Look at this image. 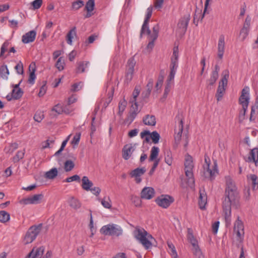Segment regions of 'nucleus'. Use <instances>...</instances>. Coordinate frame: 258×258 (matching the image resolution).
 <instances>
[{"mask_svg": "<svg viewBox=\"0 0 258 258\" xmlns=\"http://www.w3.org/2000/svg\"><path fill=\"white\" fill-rule=\"evenodd\" d=\"M134 237L142 244L146 249L152 248L155 239L143 228L136 226L133 231Z\"/></svg>", "mask_w": 258, "mask_h": 258, "instance_id": "f257e3e1", "label": "nucleus"}, {"mask_svg": "<svg viewBox=\"0 0 258 258\" xmlns=\"http://www.w3.org/2000/svg\"><path fill=\"white\" fill-rule=\"evenodd\" d=\"M225 179L226 183L225 200H228L234 205H237L238 203H239L240 198L237 188L229 176H226Z\"/></svg>", "mask_w": 258, "mask_h": 258, "instance_id": "f03ea898", "label": "nucleus"}, {"mask_svg": "<svg viewBox=\"0 0 258 258\" xmlns=\"http://www.w3.org/2000/svg\"><path fill=\"white\" fill-rule=\"evenodd\" d=\"M205 164L203 165L204 174L206 177H209L213 180L218 174V165L215 161L213 164L211 165L210 160L207 156H205Z\"/></svg>", "mask_w": 258, "mask_h": 258, "instance_id": "7ed1b4c3", "label": "nucleus"}, {"mask_svg": "<svg viewBox=\"0 0 258 258\" xmlns=\"http://www.w3.org/2000/svg\"><path fill=\"white\" fill-rule=\"evenodd\" d=\"M122 229L117 224H109L103 226L100 229V233L105 235L119 236L122 234Z\"/></svg>", "mask_w": 258, "mask_h": 258, "instance_id": "20e7f679", "label": "nucleus"}, {"mask_svg": "<svg viewBox=\"0 0 258 258\" xmlns=\"http://www.w3.org/2000/svg\"><path fill=\"white\" fill-rule=\"evenodd\" d=\"M229 77V72L228 70L226 69L222 73V79L219 82V86L217 89L216 97L217 101H220L225 91V87L227 85L228 79Z\"/></svg>", "mask_w": 258, "mask_h": 258, "instance_id": "39448f33", "label": "nucleus"}, {"mask_svg": "<svg viewBox=\"0 0 258 258\" xmlns=\"http://www.w3.org/2000/svg\"><path fill=\"white\" fill-rule=\"evenodd\" d=\"M40 231V226H33L31 227L27 232L23 242L28 244L32 242L36 238Z\"/></svg>", "mask_w": 258, "mask_h": 258, "instance_id": "423d86ee", "label": "nucleus"}, {"mask_svg": "<svg viewBox=\"0 0 258 258\" xmlns=\"http://www.w3.org/2000/svg\"><path fill=\"white\" fill-rule=\"evenodd\" d=\"M232 206L235 208H238L239 206V203H238L237 205H234L231 202V201H229L228 200H224L223 202V209L224 213L226 225L227 226L230 224Z\"/></svg>", "mask_w": 258, "mask_h": 258, "instance_id": "0eeeda50", "label": "nucleus"}, {"mask_svg": "<svg viewBox=\"0 0 258 258\" xmlns=\"http://www.w3.org/2000/svg\"><path fill=\"white\" fill-rule=\"evenodd\" d=\"M136 63V62L134 57H131L127 60L124 79V82L126 84L129 83L133 79Z\"/></svg>", "mask_w": 258, "mask_h": 258, "instance_id": "6e6552de", "label": "nucleus"}, {"mask_svg": "<svg viewBox=\"0 0 258 258\" xmlns=\"http://www.w3.org/2000/svg\"><path fill=\"white\" fill-rule=\"evenodd\" d=\"M158 205L163 208H167L174 202V199L167 195H162L155 200Z\"/></svg>", "mask_w": 258, "mask_h": 258, "instance_id": "1a4fd4ad", "label": "nucleus"}, {"mask_svg": "<svg viewBox=\"0 0 258 258\" xmlns=\"http://www.w3.org/2000/svg\"><path fill=\"white\" fill-rule=\"evenodd\" d=\"M153 9V7L151 6L147 9L145 18L141 31V36L143 34H150V30L149 29L148 23L152 15Z\"/></svg>", "mask_w": 258, "mask_h": 258, "instance_id": "9d476101", "label": "nucleus"}, {"mask_svg": "<svg viewBox=\"0 0 258 258\" xmlns=\"http://www.w3.org/2000/svg\"><path fill=\"white\" fill-rule=\"evenodd\" d=\"M249 99V88L248 87H245L242 89L239 99V103L241 105L243 109H245L248 108Z\"/></svg>", "mask_w": 258, "mask_h": 258, "instance_id": "9b49d317", "label": "nucleus"}, {"mask_svg": "<svg viewBox=\"0 0 258 258\" xmlns=\"http://www.w3.org/2000/svg\"><path fill=\"white\" fill-rule=\"evenodd\" d=\"M234 232L236 234L237 240L241 241L243 238L244 231L242 222L238 217L234 226Z\"/></svg>", "mask_w": 258, "mask_h": 258, "instance_id": "f8f14e48", "label": "nucleus"}, {"mask_svg": "<svg viewBox=\"0 0 258 258\" xmlns=\"http://www.w3.org/2000/svg\"><path fill=\"white\" fill-rule=\"evenodd\" d=\"M160 149L157 146H153L150 150V155L149 156V161H153L154 163L152 167L153 169H156L157 167L159 162L160 159L158 158L159 154Z\"/></svg>", "mask_w": 258, "mask_h": 258, "instance_id": "ddd939ff", "label": "nucleus"}, {"mask_svg": "<svg viewBox=\"0 0 258 258\" xmlns=\"http://www.w3.org/2000/svg\"><path fill=\"white\" fill-rule=\"evenodd\" d=\"M43 196L42 194H36L31 197L22 199L19 201L22 205L38 204L41 202Z\"/></svg>", "mask_w": 258, "mask_h": 258, "instance_id": "4468645a", "label": "nucleus"}, {"mask_svg": "<svg viewBox=\"0 0 258 258\" xmlns=\"http://www.w3.org/2000/svg\"><path fill=\"white\" fill-rule=\"evenodd\" d=\"M225 39V36L223 34H221L218 38L217 45V56L220 59L223 58L225 50L226 44Z\"/></svg>", "mask_w": 258, "mask_h": 258, "instance_id": "2eb2a0df", "label": "nucleus"}, {"mask_svg": "<svg viewBox=\"0 0 258 258\" xmlns=\"http://www.w3.org/2000/svg\"><path fill=\"white\" fill-rule=\"evenodd\" d=\"M159 31V26L158 24L155 25L152 29V32L150 31V34H148L151 41L148 44L147 48L152 50L154 45V41L158 37Z\"/></svg>", "mask_w": 258, "mask_h": 258, "instance_id": "dca6fc26", "label": "nucleus"}, {"mask_svg": "<svg viewBox=\"0 0 258 258\" xmlns=\"http://www.w3.org/2000/svg\"><path fill=\"white\" fill-rule=\"evenodd\" d=\"M194 167L184 166V172L186 176V183L190 187L195 185V178L193 174Z\"/></svg>", "mask_w": 258, "mask_h": 258, "instance_id": "f3484780", "label": "nucleus"}, {"mask_svg": "<svg viewBox=\"0 0 258 258\" xmlns=\"http://www.w3.org/2000/svg\"><path fill=\"white\" fill-rule=\"evenodd\" d=\"M136 149L135 144H127L124 145L122 150V158L125 160H128Z\"/></svg>", "mask_w": 258, "mask_h": 258, "instance_id": "a211bd4d", "label": "nucleus"}, {"mask_svg": "<svg viewBox=\"0 0 258 258\" xmlns=\"http://www.w3.org/2000/svg\"><path fill=\"white\" fill-rule=\"evenodd\" d=\"M178 48L177 46L173 48V54L171 58V63L170 65V71H177L178 67Z\"/></svg>", "mask_w": 258, "mask_h": 258, "instance_id": "6ab92c4d", "label": "nucleus"}, {"mask_svg": "<svg viewBox=\"0 0 258 258\" xmlns=\"http://www.w3.org/2000/svg\"><path fill=\"white\" fill-rule=\"evenodd\" d=\"M146 171L145 167L137 168L132 170L130 174L131 177L135 178L136 183H139L142 181L141 176L146 172Z\"/></svg>", "mask_w": 258, "mask_h": 258, "instance_id": "aec40b11", "label": "nucleus"}, {"mask_svg": "<svg viewBox=\"0 0 258 258\" xmlns=\"http://www.w3.org/2000/svg\"><path fill=\"white\" fill-rule=\"evenodd\" d=\"M155 196V190L152 187H145L141 192V198L150 200Z\"/></svg>", "mask_w": 258, "mask_h": 258, "instance_id": "412c9836", "label": "nucleus"}, {"mask_svg": "<svg viewBox=\"0 0 258 258\" xmlns=\"http://www.w3.org/2000/svg\"><path fill=\"white\" fill-rule=\"evenodd\" d=\"M44 247L40 246L34 247L27 255L26 258H40L44 252Z\"/></svg>", "mask_w": 258, "mask_h": 258, "instance_id": "4be33fe9", "label": "nucleus"}, {"mask_svg": "<svg viewBox=\"0 0 258 258\" xmlns=\"http://www.w3.org/2000/svg\"><path fill=\"white\" fill-rule=\"evenodd\" d=\"M36 36V32L31 30L25 33L22 36V41L25 44L32 42L34 41Z\"/></svg>", "mask_w": 258, "mask_h": 258, "instance_id": "5701e85b", "label": "nucleus"}, {"mask_svg": "<svg viewBox=\"0 0 258 258\" xmlns=\"http://www.w3.org/2000/svg\"><path fill=\"white\" fill-rule=\"evenodd\" d=\"M220 68L218 65L215 66V70L212 71L210 78L207 80L208 87L213 85L219 77Z\"/></svg>", "mask_w": 258, "mask_h": 258, "instance_id": "b1692460", "label": "nucleus"}, {"mask_svg": "<svg viewBox=\"0 0 258 258\" xmlns=\"http://www.w3.org/2000/svg\"><path fill=\"white\" fill-rule=\"evenodd\" d=\"M246 161L249 162H254L255 166L258 164V148H254L251 150L249 156L248 157Z\"/></svg>", "mask_w": 258, "mask_h": 258, "instance_id": "393cba45", "label": "nucleus"}, {"mask_svg": "<svg viewBox=\"0 0 258 258\" xmlns=\"http://www.w3.org/2000/svg\"><path fill=\"white\" fill-rule=\"evenodd\" d=\"M183 122L182 119L179 120L177 127L175 129L174 139L175 142L178 143L181 139L183 131Z\"/></svg>", "mask_w": 258, "mask_h": 258, "instance_id": "a878e982", "label": "nucleus"}, {"mask_svg": "<svg viewBox=\"0 0 258 258\" xmlns=\"http://www.w3.org/2000/svg\"><path fill=\"white\" fill-rule=\"evenodd\" d=\"M183 122L182 119L179 120L177 127L175 129L174 139L175 142L178 143L181 139L183 131Z\"/></svg>", "mask_w": 258, "mask_h": 258, "instance_id": "bb28decb", "label": "nucleus"}, {"mask_svg": "<svg viewBox=\"0 0 258 258\" xmlns=\"http://www.w3.org/2000/svg\"><path fill=\"white\" fill-rule=\"evenodd\" d=\"M190 17L189 15H186L181 18L178 24L179 28L182 29L183 31H185L188 23L189 22Z\"/></svg>", "mask_w": 258, "mask_h": 258, "instance_id": "cd10ccee", "label": "nucleus"}, {"mask_svg": "<svg viewBox=\"0 0 258 258\" xmlns=\"http://www.w3.org/2000/svg\"><path fill=\"white\" fill-rule=\"evenodd\" d=\"M143 122L145 125L155 126L156 123V117L154 115L147 114L143 117Z\"/></svg>", "mask_w": 258, "mask_h": 258, "instance_id": "c85d7f7f", "label": "nucleus"}, {"mask_svg": "<svg viewBox=\"0 0 258 258\" xmlns=\"http://www.w3.org/2000/svg\"><path fill=\"white\" fill-rule=\"evenodd\" d=\"M207 202V195L205 194L204 190H200V197L199 201V205L200 208L202 210H204L205 208V206Z\"/></svg>", "mask_w": 258, "mask_h": 258, "instance_id": "c756f323", "label": "nucleus"}, {"mask_svg": "<svg viewBox=\"0 0 258 258\" xmlns=\"http://www.w3.org/2000/svg\"><path fill=\"white\" fill-rule=\"evenodd\" d=\"M30 72L28 82L31 84H34L36 79L35 72V64L34 63H31L29 67Z\"/></svg>", "mask_w": 258, "mask_h": 258, "instance_id": "7c9ffc66", "label": "nucleus"}, {"mask_svg": "<svg viewBox=\"0 0 258 258\" xmlns=\"http://www.w3.org/2000/svg\"><path fill=\"white\" fill-rule=\"evenodd\" d=\"M93 182L89 180V178L86 176H84L82 178V187L86 191L91 189V187L93 186Z\"/></svg>", "mask_w": 258, "mask_h": 258, "instance_id": "2f4dec72", "label": "nucleus"}, {"mask_svg": "<svg viewBox=\"0 0 258 258\" xmlns=\"http://www.w3.org/2000/svg\"><path fill=\"white\" fill-rule=\"evenodd\" d=\"M69 204L70 206L75 210H78L81 207V203L79 200L74 197L70 199Z\"/></svg>", "mask_w": 258, "mask_h": 258, "instance_id": "473e14b6", "label": "nucleus"}, {"mask_svg": "<svg viewBox=\"0 0 258 258\" xmlns=\"http://www.w3.org/2000/svg\"><path fill=\"white\" fill-rule=\"evenodd\" d=\"M173 156L171 151L169 149L165 150L164 153V161L165 163L171 166L173 163Z\"/></svg>", "mask_w": 258, "mask_h": 258, "instance_id": "72a5a7b5", "label": "nucleus"}, {"mask_svg": "<svg viewBox=\"0 0 258 258\" xmlns=\"http://www.w3.org/2000/svg\"><path fill=\"white\" fill-rule=\"evenodd\" d=\"M76 28L74 27L68 32L67 35V41L69 44H72L73 39L76 36Z\"/></svg>", "mask_w": 258, "mask_h": 258, "instance_id": "f704fd0d", "label": "nucleus"}, {"mask_svg": "<svg viewBox=\"0 0 258 258\" xmlns=\"http://www.w3.org/2000/svg\"><path fill=\"white\" fill-rule=\"evenodd\" d=\"M89 62L88 61H80L78 63V66L76 69L77 73H82L85 72V69L88 67Z\"/></svg>", "mask_w": 258, "mask_h": 258, "instance_id": "c9c22d12", "label": "nucleus"}, {"mask_svg": "<svg viewBox=\"0 0 258 258\" xmlns=\"http://www.w3.org/2000/svg\"><path fill=\"white\" fill-rule=\"evenodd\" d=\"M62 113V106L60 104H56L51 110V115H53L54 116Z\"/></svg>", "mask_w": 258, "mask_h": 258, "instance_id": "e433bc0d", "label": "nucleus"}, {"mask_svg": "<svg viewBox=\"0 0 258 258\" xmlns=\"http://www.w3.org/2000/svg\"><path fill=\"white\" fill-rule=\"evenodd\" d=\"M167 245L168 247V252L171 255L172 258H178V255L175 249L174 245L171 242L168 241Z\"/></svg>", "mask_w": 258, "mask_h": 258, "instance_id": "4c0bfd02", "label": "nucleus"}, {"mask_svg": "<svg viewBox=\"0 0 258 258\" xmlns=\"http://www.w3.org/2000/svg\"><path fill=\"white\" fill-rule=\"evenodd\" d=\"M9 75V71L7 65H2L0 67V76L3 79L7 80Z\"/></svg>", "mask_w": 258, "mask_h": 258, "instance_id": "58836bf2", "label": "nucleus"}, {"mask_svg": "<svg viewBox=\"0 0 258 258\" xmlns=\"http://www.w3.org/2000/svg\"><path fill=\"white\" fill-rule=\"evenodd\" d=\"M140 111H130L129 114L125 119V122L129 124H131L134 119L136 118L137 115L139 114Z\"/></svg>", "mask_w": 258, "mask_h": 258, "instance_id": "ea45409f", "label": "nucleus"}, {"mask_svg": "<svg viewBox=\"0 0 258 258\" xmlns=\"http://www.w3.org/2000/svg\"><path fill=\"white\" fill-rule=\"evenodd\" d=\"M10 215L5 211H0V222L5 223L10 220Z\"/></svg>", "mask_w": 258, "mask_h": 258, "instance_id": "a19ab883", "label": "nucleus"}, {"mask_svg": "<svg viewBox=\"0 0 258 258\" xmlns=\"http://www.w3.org/2000/svg\"><path fill=\"white\" fill-rule=\"evenodd\" d=\"M101 205L106 209H110L111 208V201L109 197H105L101 200Z\"/></svg>", "mask_w": 258, "mask_h": 258, "instance_id": "79ce46f5", "label": "nucleus"}, {"mask_svg": "<svg viewBox=\"0 0 258 258\" xmlns=\"http://www.w3.org/2000/svg\"><path fill=\"white\" fill-rule=\"evenodd\" d=\"M127 105V102L124 99L120 100L118 104V114L121 116Z\"/></svg>", "mask_w": 258, "mask_h": 258, "instance_id": "37998d69", "label": "nucleus"}, {"mask_svg": "<svg viewBox=\"0 0 258 258\" xmlns=\"http://www.w3.org/2000/svg\"><path fill=\"white\" fill-rule=\"evenodd\" d=\"M192 250L197 258H204L202 252L198 244L196 245V246H193Z\"/></svg>", "mask_w": 258, "mask_h": 258, "instance_id": "c03bdc74", "label": "nucleus"}, {"mask_svg": "<svg viewBox=\"0 0 258 258\" xmlns=\"http://www.w3.org/2000/svg\"><path fill=\"white\" fill-rule=\"evenodd\" d=\"M84 5V3L82 0H78L72 3V10L74 11L78 10L82 8Z\"/></svg>", "mask_w": 258, "mask_h": 258, "instance_id": "a18cd8bd", "label": "nucleus"}, {"mask_svg": "<svg viewBox=\"0 0 258 258\" xmlns=\"http://www.w3.org/2000/svg\"><path fill=\"white\" fill-rule=\"evenodd\" d=\"M65 62L64 59L62 57L58 58L55 63V67L59 71H61L64 69Z\"/></svg>", "mask_w": 258, "mask_h": 258, "instance_id": "49530a36", "label": "nucleus"}, {"mask_svg": "<svg viewBox=\"0 0 258 258\" xmlns=\"http://www.w3.org/2000/svg\"><path fill=\"white\" fill-rule=\"evenodd\" d=\"M23 92L21 89H13L12 90V96L14 99H19L22 97Z\"/></svg>", "mask_w": 258, "mask_h": 258, "instance_id": "de8ad7c7", "label": "nucleus"}, {"mask_svg": "<svg viewBox=\"0 0 258 258\" xmlns=\"http://www.w3.org/2000/svg\"><path fill=\"white\" fill-rule=\"evenodd\" d=\"M187 238L192 246H196V245L198 244L197 240L195 238L194 235L189 229H188Z\"/></svg>", "mask_w": 258, "mask_h": 258, "instance_id": "09e8293b", "label": "nucleus"}, {"mask_svg": "<svg viewBox=\"0 0 258 258\" xmlns=\"http://www.w3.org/2000/svg\"><path fill=\"white\" fill-rule=\"evenodd\" d=\"M184 166L194 167L192 157L188 154L185 156Z\"/></svg>", "mask_w": 258, "mask_h": 258, "instance_id": "8fccbe9b", "label": "nucleus"}, {"mask_svg": "<svg viewBox=\"0 0 258 258\" xmlns=\"http://www.w3.org/2000/svg\"><path fill=\"white\" fill-rule=\"evenodd\" d=\"M140 93V88L138 86H136L133 92V97L131 98L129 102H137V98Z\"/></svg>", "mask_w": 258, "mask_h": 258, "instance_id": "3c124183", "label": "nucleus"}, {"mask_svg": "<svg viewBox=\"0 0 258 258\" xmlns=\"http://www.w3.org/2000/svg\"><path fill=\"white\" fill-rule=\"evenodd\" d=\"M75 164L71 160H67L64 164V168L66 171H71L74 167Z\"/></svg>", "mask_w": 258, "mask_h": 258, "instance_id": "603ef678", "label": "nucleus"}, {"mask_svg": "<svg viewBox=\"0 0 258 258\" xmlns=\"http://www.w3.org/2000/svg\"><path fill=\"white\" fill-rule=\"evenodd\" d=\"M95 1L88 0L85 6V9L87 12H92L94 9Z\"/></svg>", "mask_w": 258, "mask_h": 258, "instance_id": "864d4df0", "label": "nucleus"}, {"mask_svg": "<svg viewBox=\"0 0 258 258\" xmlns=\"http://www.w3.org/2000/svg\"><path fill=\"white\" fill-rule=\"evenodd\" d=\"M24 154V151H18L16 155L13 158V162L15 163L19 162L21 159L23 158Z\"/></svg>", "mask_w": 258, "mask_h": 258, "instance_id": "5fc2aeb1", "label": "nucleus"}, {"mask_svg": "<svg viewBox=\"0 0 258 258\" xmlns=\"http://www.w3.org/2000/svg\"><path fill=\"white\" fill-rule=\"evenodd\" d=\"M248 179L251 182L253 189H254L256 186L257 185L258 183L257 182V176L255 174H250L247 177Z\"/></svg>", "mask_w": 258, "mask_h": 258, "instance_id": "6e6d98bb", "label": "nucleus"}, {"mask_svg": "<svg viewBox=\"0 0 258 258\" xmlns=\"http://www.w3.org/2000/svg\"><path fill=\"white\" fill-rule=\"evenodd\" d=\"M150 137L154 144L158 143L160 138V135L156 131H154L150 134Z\"/></svg>", "mask_w": 258, "mask_h": 258, "instance_id": "4d7b16f0", "label": "nucleus"}, {"mask_svg": "<svg viewBox=\"0 0 258 258\" xmlns=\"http://www.w3.org/2000/svg\"><path fill=\"white\" fill-rule=\"evenodd\" d=\"M70 137H71V135L68 136V137L67 138V139L62 142L60 149L54 153V156L58 155L63 150L64 148L66 147Z\"/></svg>", "mask_w": 258, "mask_h": 258, "instance_id": "13d9d810", "label": "nucleus"}, {"mask_svg": "<svg viewBox=\"0 0 258 258\" xmlns=\"http://www.w3.org/2000/svg\"><path fill=\"white\" fill-rule=\"evenodd\" d=\"M249 29L242 27L240 30L239 36L242 40H244L248 34Z\"/></svg>", "mask_w": 258, "mask_h": 258, "instance_id": "bf43d9fd", "label": "nucleus"}, {"mask_svg": "<svg viewBox=\"0 0 258 258\" xmlns=\"http://www.w3.org/2000/svg\"><path fill=\"white\" fill-rule=\"evenodd\" d=\"M44 118L43 113L41 111H37L34 116V119L38 122H40Z\"/></svg>", "mask_w": 258, "mask_h": 258, "instance_id": "052dcab7", "label": "nucleus"}, {"mask_svg": "<svg viewBox=\"0 0 258 258\" xmlns=\"http://www.w3.org/2000/svg\"><path fill=\"white\" fill-rule=\"evenodd\" d=\"M176 73V72L170 71V74L167 80V84H168V86H169L170 84L171 85L172 82H173Z\"/></svg>", "mask_w": 258, "mask_h": 258, "instance_id": "680f3d73", "label": "nucleus"}, {"mask_svg": "<svg viewBox=\"0 0 258 258\" xmlns=\"http://www.w3.org/2000/svg\"><path fill=\"white\" fill-rule=\"evenodd\" d=\"M15 69L18 74L22 75L23 74V65L21 61H19L17 63V64L15 67Z\"/></svg>", "mask_w": 258, "mask_h": 258, "instance_id": "e2e57ef3", "label": "nucleus"}, {"mask_svg": "<svg viewBox=\"0 0 258 258\" xmlns=\"http://www.w3.org/2000/svg\"><path fill=\"white\" fill-rule=\"evenodd\" d=\"M74 181H77L80 182V177L78 175H74L72 176L68 177L66 179V180L64 181L67 182H71Z\"/></svg>", "mask_w": 258, "mask_h": 258, "instance_id": "0e129e2a", "label": "nucleus"}, {"mask_svg": "<svg viewBox=\"0 0 258 258\" xmlns=\"http://www.w3.org/2000/svg\"><path fill=\"white\" fill-rule=\"evenodd\" d=\"M42 4V0H35L32 2L31 4L33 9H38L40 8Z\"/></svg>", "mask_w": 258, "mask_h": 258, "instance_id": "69168bd1", "label": "nucleus"}, {"mask_svg": "<svg viewBox=\"0 0 258 258\" xmlns=\"http://www.w3.org/2000/svg\"><path fill=\"white\" fill-rule=\"evenodd\" d=\"M58 171L56 168H52L49 170V179H53L57 175Z\"/></svg>", "mask_w": 258, "mask_h": 258, "instance_id": "338daca9", "label": "nucleus"}, {"mask_svg": "<svg viewBox=\"0 0 258 258\" xmlns=\"http://www.w3.org/2000/svg\"><path fill=\"white\" fill-rule=\"evenodd\" d=\"M82 87V83L79 82L75 83L72 86L71 91L73 92H76L80 90Z\"/></svg>", "mask_w": 258, "mask_h": 258, "instance_id": "774afa93", "label": "nucleus"}]
</instances>
